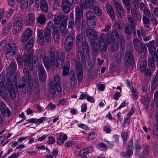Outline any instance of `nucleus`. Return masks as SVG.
<instances>
[{"label": "nucleus", "mask_w": 158, "mask_h": 158, "mask_svg": "<svg viewBox=\"0 0 158 158\" xmlns=\"http://www.w3.org/2000/svg\"><path fill=\"white\" fill-rule=\"evenodd\" d=\"M68 137L65 134H61L58 137L57 143L61 145L64 144V141L67 139Z\"/></svg>", "instance_id": "24"}, {"label": "nucleus", "mask_w": 158, "mask_h": 158, "mask_svg": "<svg viewBox=\"0 0 158 158\" xmlns=\"http://www.w3.org/2000/svg\"><path fill=\"white\" fill-rule=\"evenodd\" d=\"M114 4L117 11V16L120 18H121L125 15L123 8L121 5L117 2H115Z\"/></svg>", "instance_id": "15"}, {"label": "nucleus", "mask_w": 158, "mask_h": 158, "mask_svg": "<svg viewBox=\"0 0 158 158\" xmlns=\"http://www.w3.org/2000/svg\"><path fill=\"white\" fill-rule=\"evenodd\" d=\"M23 21L20 17H18L15 22L13 26L14 33L16 34L21 30L22 26Z\"/></svg>", "instance_id": "12"}, {"label": "nucleus", "mask_w": 158, "mask_h": 158, "mask_svg": "<svg viewBox=\"0 0 158 158\" xmlns=\"http://www.w3.org/2000/svg\"><path fill=\"white\" fill-rule=\"evenodd\" d=\"M48 139L49 140L48 141V143L49 144H53L55 141V139L53 136H50Z\"/></svg>", "instance_id": "61"}, {"label": "nucleus", "mask_w": 158, "mask_h": 158, "mask_svg": "<svg viewBox=\"0 0 158 158\" xmlns=\"http://www.w3.org/2000/svg\"><path fill=\"white\" fill-rule=\"evenodd\" d=\"M70 68V63L68 61L66 62L64 67L62 71L63 76H66L68 74Z\"/></svg>", "instance_id": "26"}, {"label": "nucleus", "mask_w": 158, "mask_h": 158, "mask_svg": "<svg viewBox=\"0 0 158 158\" xmlns=\"http://www.w3.org/2000/svg\"><path fill=\"white\" fill-rule=\"evenodd\" d=\"M30 38L28 36L23 35V33L21 36V40L23 43H26Z\"/></svg>", "instance_id": "51"}, {"label": "nucleus", "mask_w": 158, "mask_h": 158, "mask_svg": "<svg viewBox=\"0 0 158 158\" xmlns=\"http://www.w3.org/2000/svg\"><path fill=\"white\" fill-rule=\"evenodd\" d=\"M90 45L93 49L94 50L98 49V44L95 40H92L89 41Z\"/></svg>", "instance_id": "43"}, {"label": "nucleus", "mask_w": 158, "mask_h": 158, "mask_svg": "<svg viewBox=\"0 0 158 158\" xmlns=\"http://www.w3.org/2000/svg\"><path fill=\"white\" fill-rule=\"evenodd\" d=\"M74 26V20L73 19H72L69 22L68 27L69 28H71L72 30H73Z\"/></svg>", "instance_id": "59"}, {"label": "nucleus", "mask_w": 158, "mask_h": 158, "mask_svg": "<svg viewBox=\"0 0 158 158\" xmlns=\"http://www.w3.org/2000/svg\"><path fill=\"white\" fill-rule=\"evenodd\" d=\"M74 143L73 141L72 140H69L67 141L64 144V146L65 147L68 148L72 146Z\"/></svg>", "instance_id": "60"}, {"label": "nucleus", "mask_w": 158, "mask_h": 158, "mask_svg": "<svg viewBox=\"0 0 158 158\" xmlns=\"http://www.w3.org/2000/svg\"><path fill=\"white\" fill-rule=\"evenodd\" d=\"M21 154V153L17 152L13 153L8 158H17Z\"/></svg>", "instance_id": "62"}, {"label": "nucleus", "mask_w": 158, "mask_h": 158, "mask_svg": "<svg viewBox=\"0 0 158 158\" xmlns=\"http://www.w3.org/2000/svg\"><path fill=\"white\" fill-rule=\"evenodd\" d=\"M74 3V0H62V7L64 12L69 13L70 10V6H72Z\"/></svg>", "instance_id": "11"}, {"label": "nucleus", "mask_w": 158, "mask_h": 158, "mask_svg": "<svg viewBox=\"0 0 158 158\" xmlns=\"http://www.w3.org/2000/svg\"><path fill=\"white\" fill-rule=\"evenodd\" d=\"M84 0H81L80 6L76 7V18L75 21V26L77 29L80 28L81 25V21L83 15V7L85 9L88 8L93 2V0H85L83 4V2Z\"/></svg>", "instance_id": "4"}, {"label": "nucleus", "mask_w": 158, "mask_h": 158, "mask_svg": "<svg viewBox=\"0 0 158 158\" xmlns=\"http://www.w3.org/2000/svg\"><path fill=\"white\" fill-rule=\"evenodd\" d=\"M82 40L81 35L80 34H77L76 38V43L77 45L80 46Z\"/></svg>", "instance_id": "44"}, {"label": "nucleus", "mask_w": 158, "mask_h": 158, "mask_svg": "<svg viewBox=\"0 0 158 158\" xmlns=\"http://www.w3.org/2000/svg\"><path fill=\"white\" fill-rule=\"evenodd\" d=\"M76 74L78 80L81 81L83 77V72L82 69L79 65H77L76 67Z\"/></svg>", "instance_id": "20"}, {"label": "nucleus", "mask_w": 158, "mask_h": 158, "mask_svg": "<svg viewBox=\"0 0 158 158\" xmlns=\"http://www.w3.org/2000/svg\"><path fill=\"white\" fill-rule=\"evenodd\" d=\"M32 55H27L25 54L23 56L24 64L26 66L28 65L29 69L33 70V73L35 77L37 76V69L36 67L35 66L34 64H35L36 60L34 62L32 60L31 61V58L32 57Z\"/></svg>", "instance_id": "7"}, {"label": "nucleus", "mask_w": 158, "mask_h": 158, "mask_svg": "<svg viewBox=\"0 0 158 158\" xmlns=\"http://www.w3.org/2000/svg\"><path fill=\"white\" fill-rule=\"evenodd\" d=\"M124 4L126 6L127 9L128 10H130V6L129 5L130 0H122Z\"/></svg>", "instance_id": "58"}, {"label": "nucleus", "mask_w": 158, "mask_h": 158, "mask_svg": "<svg viewBox=\"0 0 158 158\" xmlns=\"http://www.w3.org/2000/svg\"><path fill=\"white\" fill-rule=\"evenodd\" d=\"M52 27V32H53L54 38L57 41L59 38V31L57 28L55 27L53 24Z\"/></svg>", "instance_id": "32"}, {"label": "nucleus", "mask_w": 158, "mask_h": 158, "mask_svg": "<svg viewBox=\"0 0 158 158\" xmlns=\"http://www.w3.org/2000/svg\"><path fill=\"white\" fill-rule=\"evenodd\" d=\"M106 8L108 13L110 16L112 20L114 19L115 16L114 10L111 6L109 4H107L106 6Z\"/></svg>", "instance_id": "21"}, {"label": "nucleus", "mask_w": 158, "mask_h": 158, "mask_svg": "<svg viewBox=\"0 0 158 158\" xmlns=\"http://www.w3.org/2000/svg\"><path fill=\"white\" fill-rule=\"evenodd\" d=\"M131 13L134 18L137 20H140L141 16L140 13L134 9H131Z\"/></svg>", "instance_id": "29"}, {"label": "nucleus", "mask_w": 158, "mask_h": 158, "mask_svg": "<svg viewBox=\"0 0 158 158\" xmlns=\"http://www.w3.org/2000/svg\"><path fill=\"white\" fill-rule=\"evenodd\" d=\"M147 65V62L143 63L140 68V70L141 72H143L145 70Z\"/></svg>", "instance_id": "64"}, {"label": "nucleus", "mask_w": 158, "mask_h": 158, "mask_svg": "<svg viewBox=\"0 0 158 158\" xmlns=\"http://www.w3.org/2000/svg\"><path fill=\"white\" fill-rule=\"evenodd\" d=\"M12 27V24L10 23H8L6 27L3 29L2 34L4 35H6L9 32Z\"/></svg>", "instance_id": "33"}, {"label": "nucleus", "mask_w": 158, "mask_h": 158, "mask_svg": "<svg viewBox=\"0 0 158 158\" xmlns=\"http://www.w3.org/2000/svg\"><path fill=\"white\" fill-rule=\"evenodd\" d=\"M93 151V149L92 147H88L84 148L80 150L79 153V156H81L83 154H89Z\"/></svg>", "instance_id": "25"}, {"label": "nucleus", "mask_w": 158, "mask_h": 158, "mask_svg": "<svg viewBox=\"0 0 158 158\" xmlns=\"http://www.w3.org/2000/svg\"><path fill=\"white\" fill-rule=\"evenodd\" d=\"M75 35L73 30L71 36H68L65 40L64 48L67 51H69L73 48V39L75 38Z\"/></svg>", "instance_id": "8"}, {"label": "nucleus", "mask_w": 158, "mask_h": 158, "mask_svg": "<svg viewBox=\"0 0 158 158\" xmlns=\"http://www.w3.org/2000/svg\"><path fill=\"white\" fill-rule=\"evenodd\" d=\"M5 86V82L2 81H1L0 82V93L1 94H2V93L4 92L6 90Z\"/></svg>", "instance_id": "45"}, {"label": "nucleus", "mask_w": 158, "mask_h": 158, "mask_svg": "<svg viewBox=\"0 0 158 158\" xmlns=\"http://www.w3.org/2000/svg\"><path fill=\"white\" fill-rule=\"evenodd\" d=\"M39 76L40 79L42 81H44L46 79V74L45 70L42 65L39 66Z\"/></svg>", "instance_id": "17"}, {"label": "nucleus", "mask_w": 158, "mask_h": 158, "mask_svg": "<svg viewBox=\"0 0 158 158\" xmlns=\"http://www.w3.org/2000/svg\"><path fill=\"white\" fill-rule=\"evenodd\" d=\"M53 21L55 24L59 25V26L61 27L60 30L61 33L64 34V36H67L68 34V31L65 29L67 21V17L62 15H60L55 16Z\"/></svg>", "instance_id": "6"}, {"label": "nucleus", "mask_w": 158, "mask_h": 158, "mask_svg": "<svg viewBox=\"0 0 158 158\" xmlns=\"http://www.w3.org/2000/svg\"><path fill=\"white\" fill-rule=\"evenodd\" d=\"M133 150L128 148L126 152H123L121 156L123 157H130L133 154Z\"/></svg>", "instance_id": "34"}, {"label": "nucleus", "mask_w": 158, "mask_h": 158, "mask_svg": "<svg viewBox=\"0 0 158 158\" xmlns=\"http://www.w3.org/2000/svg\"><path fill=\"white\" fill-rule=\"evenodd\" d=\"M35 20V16L34 14L30 13L27 15L25 19L26 25H31L33 24Z\"/></svg>", "instance_id": "14"}, {"label": "nucleus", "mask_w": 158, "mask_h": 158, "mask_svg": "<svg viewBox=\"0 0 158 158\" xmlns=\"http://www.w3.org/2000/svg\"><path fill=\"white\" fill-rule=\"evenodd\" d=\"M96 21V18H94L89 20H87V23L89 26L93 27L95 26Z\"/></svg>", "instance_id": "38"}, {"label": "nucleus", "mask_w": 158, "mask_h": 158, "mask_svg": "<svg viewBox=\"0 0 158 158\" xmlns=\"http://www.w3.org/2000/svg\"><path fill=\"white\" fill-rule=\"evenodd\" d=\"M5 40L2 41L0 44V48L2 47H4V50L5 52V56L7 58H9L10 56L14 54L16 52L17 48L14 42L13 41H9L8 44Z\"/></svg>", "instance_id": "5"}, {"label": "nucleus", "mask_w": 158, "mask_h": 158, "mask_svg": "<svg viewBox=\"0 0 158 158\" xmlns=\"http://www.w3.org/2000/svg\"><path fill=\"white\" fill-rule=\"evenodd\" d=\"M53 23L52 22H49L47 25L44 31V36L45 41L49 42L52 39V36L50 31H52Z\"/></svg>", "instance_id": "9"}, {"label": "nucleus", "mask_w": 158, "mask_h": 158, "mask_svg": "<svg viewBox=\"0 0 158 158\" xmlns=\"http://www.w3.org/2000/svg\"><path fill=\"white\" fill-rule=\"evenodd\" d=\"M86 34L90 40H97L98 35L96 31L93 29H88L86 31Z\"/></svg>", "instance_id": "13"}, {"label": "nucleus", "mask_w": 158, "mask_h": 158, "mask_svg": "<svg viewBox=\"0 0 158 158\" xmlns=\"http://www.w3.org/2000/svg\"><path fill=\"white\" fill-rule=\"evenodd\" d=\"M113 37L111 32L108 33L106 39L105 34L101 33L99 38V47L101 51L105 52L107 49V43L110 45V47L111 50L115 51L119 46V43L122 49H123L125 46V42L122 36H120L116 30L113 31Z\"/></svg>", "instance_id": "2"}, {"label": "nucleus", "mask_w": 158, "mask_h": 158, "mask_svg": "<svg viewBox=\"0 0 158 158\" xmlns=\"http://www.w3.org/2000/svg\"><path fill=\"white\" fill-rule=\"evenodd\" d=\"M68 104V102L64 98H62L60 99L58 102V105L66 106Z\"/></svg>", "instance_id": "47"}, {"label": "nucleus", "mask_w": 158, "mask_h": 158, "mask_svg": "<svg viewBox=\"0 0 158 158\" xmlns=\"http://www.w3.org/2000/svg\"><path fill=\"white\" fill-rule=\"evenodd\" d=\"M143 21L144 24V26L145 27L147 31L150 30V22L149 19L148 18L145 16L143 17Z\"/></svg>", "instance_id": "23"}, {"label": "nucleus", "mask_w": 158, "mask_h": 158, "mask_svg": "<svg viewBox=\"0 0 158 158\" xmlns=\"http://www.w3.org/2000/svg\"><path fill=\"white\" fill-rule=\"evenodd\" d=\"M77 57L81 62H83V63L85 62V58L84 56L83 55L82 52L81 51H78L77 53Z\"/></svg>", "instance_id": "42"}, {"label": "nucleus", "mask_w": 158, "mask_h": 158, "mask_svg": "<svg viewBox=\"0 0 158 158\" xmlns=\"http://www.w3.org/2000/svg\"><path fill=\"white\" fill-rule=\"evenodd\" d=\"M133 42L135 49L137 51H139V49L141 45V43L139 40L136 39L134 40Z\"/></svg>", "instance_id": "36"}, {"label": "nucleus", "mask_w": 158, "mask_h": 158, "mask_svg": "<svg viewBox=\"0 0 158 158\" xmlns=\"http://www.w3.org/2000/svg\"><path fill=\"white\" fill-rule=\"evenodd\" d=\"M154 100L156 102V108L158 110V91L156 92L154 94ZM156 117H158V114H156Z\"/></svg>", "instance_id": "53"}, {"label": "nucleus", "mask_w": 158, "mask_h": 158, "mask_svg": "<svg viewBox=\"0 0 158 158\" xmlns=\"http://www.w3.org/2000/svg\"><path fill=\"white\" fill-rule=\"evenodd\" d=\"M96 136L95 133L94 132H91L89 135L88 139L89 140H92L94 139Z\"/></svg>", "instance_id": "56"}, {"label": "nucleus", "mask_w": 158, "mask_h": 158, "mask_svg": "<svg viewBox=\"0 0 158 158\" xmlns=\"http://www.w3.org/2000/svg\"><path fill=\"white\" fill-rule=\"evenodd\" d=\"M155 42L154 40H152L150 41L147 45V46L150 54H153L154 53H156L155 52L156 47L155 46Z\"/></svg>", "instance_id": "18"}, {"label": "nucleus", "mask_w": 158, "mask_h": 158, "mask_svg": "<svg viewBox=\"0 0 158 158\" xmlns=\"http://www.w3.org/2000/svg\"><path fill=\"white\" fill-rule=\"evenodd\" d=\"M124 65L126 66H130L134 63V57L131 52H127L124 59Z\"/></svg>", "instance_id": "10"}, {"label": "nucleus", "mask_w": 158, "mask_h": 158, "mask_svg": "<svg viewBox=\"0 0 158 158\" xmlns=\"http://www.w3.org/2000/svg\"><path fill=\"white\" fill-rule=\"evenodd\" d=\"M19 2L20 4V7L23 10H25L28 7L27 0H21Z\"/></svg>", "instance_id": "30"}, {"label": "nucleus", "mask_w": 158, "mask_h": 158, "mask_svg": "<svg viewBox=\"0 0 158 158\" xmlns=\"http://www.w3.org/2000/svg\"><path fill=\"white\" fill-rule=\"evenodd\" d=\"M33 42L34 40L32 39L29 41L25 46V49L27 50H29L33 47Z\"/></svg>", "instance_id": "37"}, {"label": "nucleus", "mask_w": 158, "mask_h": 158, "mask_svg": "<svg viewBox=\"0 0 158 158\" xmlns=\"http://www.w3.org/2000/svg\"><path fill=\"white\" fill-rule=\"evenodd\" d=\"M47 120L46 118L45 117H42L39 119H36V124H38L42 123L44 121H46Z\"/></svg>", "instance_id": "57"}, {"label": "nucleus", "mask_w": 158, "mask_h": 158, "mask_svg": "<svg viewBox=\"0 0 158 158\" xmlns=\"http://www.w3.org/2000/svg\"><path fill=\"white\" fill-rule=\"evenodd\" d=\"M149 152V148L147 147L144 150L143 154L141 156V157L142 158H146Z\"/></svg>", "instance_id": "48"}, {"label": "nucleus", "mask_w": 158, "mask_h": 158, "mask_svg": "<svg viewBox=\"0 0 158 158\" xmlns=\"http://www.w3.org/2000/svg\"><path fill=\"white\" fill-rule=\"evenodd\" d=\"M16 60L18 65L20 66L21 67L22 66L23 62L22 56L20 55H18L16 58Z\"/></svg>", "instance_id": "49"}, {"label": "nucleus", "mask_w": 158, "mask_h": 158, "mask_svg": "<svg viewBox=\"0 0 158 158\" xmlns=\"http://www.w3.org/2000/svg\"><path fill=\"white\" fill-rule=\"evenodd\" d=\"M23 33L30 38L32 36V31L30 28L27 27Z\"/></svg>", "instance_id": "40"}, {"label": "nucleus", "mask_w": 158, "mask_h": 158, "mask_svg": "<svg viewBox=\"0 0 158 158\" xmlns=\"http://www.w3.org/2000/svg\"><path fill=\"white\" fill-rule=\"evenodd\" d=\"M70 81L69 83L73 85H74L77 83L76 80L75 78L74 73V72L71 70L70 72Z\"/></svg>", "instance_id": "28"}, {"label": "nucleus", "mask_w": 158, "mask_h": 158, "mask_svg": "<svg viewBox=\"0 0 158 158\" xmlns=\"http://www.w3.org/2000/svg\"><path fill=\"white\" fill-rule=\"evenodd\" d=\"M54 82L55 84H59L60 83V78L58 75H55L54 77Z\"/></svg>", "instance_id": "52"}, {"label": "nucleus", "mask_w": 158, "mask_h": 158, "mask_svg": "<svg viewBox=\"0 0 158 158\" xmlns=\"http://www.w3.org/2000/svg\"><path fill=\"white\" fill-rule=\"evenodd\" d=\"M86 16L87 19V20H89L93 18H96L94 14L91 11L88 12L86 13Z\"/></svg>", "instance_id": "46"}, {"label": "nucleus", "mask_w": 158, "mask_h": 158, "mask_svg": "<svg viewBox=\"0 0 158 158\" xmlns=\"http://www.w3.org/2000/svg\"><path fill=\"white\" fill-rule=\"evenodd\" d=\"M49 89L51 93L52 94H55V89L53 86V84L52 82L51 84L50 85Z\"/></svg>", "instance_id": "55"}, {"label": "nucleus", "mask_w": 158, "mask_h": 158, "mask_svg": "<svg viewBox=\"0 0 158 158\" xmlns=\"http://www.w3.org/2000/svg\"><path fill=\"white\" fill-rule=\"evenodd\" d=\"M93 11L95 14L98 16H100L102 15V11L100 8L98 6H94L92 7Z\"/></svg>", "instance_id": "35"}, {"label": "nucleus", "mask_w": 158, "mask_h": 158, "mask_svg": "<svg viewBox=\"0 0 158 158\" xmlns=\"http://www.w3.org/2000/svg\"><path fill=\"white\" fill-rule=\"evenodd\" d=\"M37 40L40 45L43 46L44 45V41L43 34L41 32L37 33Z\"/></svg>", "instance_id": "31"}, {"label": "nucleus", "mask_w": 158, "mask_h": 158, "mask_svg": "<svg viewBox=\"0 0 158 158\" xmlns=\"http://www.w3.org/2000/svg\"><path fill=\"white\" fill-rule=\"evenodd\" d=\"M152 58H149L148 60V65L149 67H153L155 65V63L156 62L158 58L157 53L151 55Z\"/></svg>", "instance_id": "19"}, {"label": "nucleus", "mask_w": 158, "mask_h": 158, "mask_svg": "<svg viewBox=\"0 0 158 158\" xmlns=\"http://www.w3.org/2000/svg\"><path fill=\"white\" fill-rule=\"evenodd\" d=\"M40 9L41 10L45 12L48 11V5L45 0H42L40 2Z\"/></svg>", "instance_id": "27"}, {"label": "nucleus", "mask_w": 158, "mask_h": 158, "mask_svg": "<svg viewBox=\"0 0 158 158\" xmlns=\"http://www.w3.org/2000/svg\"><path fill=\"white\" fill-rule=\"evenodd\" d=\"M64 54L63 53L59 52L56 53V55L54 51H51L50 53V59L48 56H44L43 57V61L47 69L51 67H54L55 66L60 68H62L64 63Z\"/></svg>", "instance_id": "3"}, {"label": "nucleus", "mask_w": 158, "mask_h": 158, "mask_svg": "<svg viewBox=\"0 0 158 158\" xmlns=\"http://www.w3.org/2000/svg\"><path fill=\"white\" fill-rule=\"evenodd\" d=\"M46 21V17L43 15H40L37 19V21L40 24H44Z\"/></svg>", "instance_id": "39"}, {"label": "nucleus", "mask_w": 158, "mask_h": 158, "mask_svg": "<svg viewBox=\"0 0 158 158\" xmlns=\"http://www.w3.org/2000/svg\"><path fill=\"white\" fill-rule=\"evenodd\" d=\"M131 90L133 98L135 99L137 98L138 93L136 89L132 87V89Z\"/></svg>", "instance_id": "54"}, {"label": "nucleus", "mask_w": 158, "mask_h": 158, "mask_svg": "<svg viewBox=\"0 0 158 158\" xmlns=\"http://www.w3.org/2000/svg\"><path fill=\"white\" fill-rule=\"evenodd\" d=\"M82 50L84 53L85 55L86 59H89V52L88 44L86 42H84L82 46Z\"/></svg>", "instance_id": "22"}, {"label": "nucleus", "mask_w": 158, "mask_h": 158, "mask_svg": "<svg viewBox=\"0 0 158 158\" xmlns=\"http://www.w3.org/2000/svg\"><path fill=\"white\" fill-rule=\"evenodd\" d=\"M1 111L3 116L9 117L10 116V111L6 107V105L4 102L1 103Z\"/></svg>", "instance_id": "16"}, {"label": "nucleus", "mask_w": 158, "mask_h": 158, "mask_svg": "<svg viewBox=\"0 0 158 158\" xmlns=\"http://www.w3.org/2000/svg\"><path fill=\"white\" fill-rule=\"evenodd\" d=\"M129 133L127 132H126L122 134V137L124 141H126L128 138Z\"/></svg>", "instance_id": "63"}, {"label": "nucleus", "mask_w": 158, "mask_h": 158, "mask_svg": "<svg viewBox=\"0 0 158 158\" xmlns=\"http://www.w3.org/2000/svg\"><path fill=\"white\" fill-rule=\"evenodd\" d=\"M128 20L131 25L133 29H135V23L134 22V20L131 16H129L128 17Z\"/></svg>", "instance_id": "50"}, {"label": "nucleus", "mask_w": 158, "mask_h": 158, "mask_svg": "<svg viewBox=\"0 0 158 158\" xmlns=\"http://www.w3.org/2000/svg\"><path fill=\"white\" fill-rule=\"evenodd\" d=\"M15 69L16 63L15 62H12L8 69V71L9 72H11L10 77H13V79L12 81V80L8 81L7 85L9 94L12 99H14L15 97V86L17 88H24L27 83V81L29 87L31 88L33 85L31 75L28 70L26 69H24L23 70L24 77L22 78L21 82L19 83V85H17V78L15 74Z\"/></svg>", "instance_id": "1"}, {"label": "nucleus", "mask_w": 158, "mask_h": 158, "mask_svg": "<svg viewBox=\"0 0 158 158\" xmlns=\"http://www.w3.org/2000/svg\"><path fill=\"white\" fill-rule=\"evenodd\" d=\"M125 33L128 35H130L132 31L130 25L129 24H126L125 25Z\"/></svg>", "instance_id": "41"}]
</instances>
